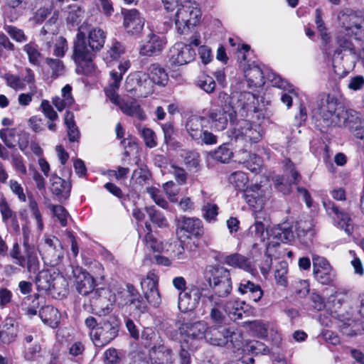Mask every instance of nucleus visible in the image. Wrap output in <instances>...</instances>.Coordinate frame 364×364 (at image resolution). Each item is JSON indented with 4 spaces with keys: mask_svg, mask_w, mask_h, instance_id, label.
I'll list each match as a JSON object with an SVG mask.
<instances>
[{
    "mask_svg": "<svg viewBox=\"0 0 364 364\" xmlns=\"http://www.w3.org/2000/svg\"><path fill=\"white\" fill-rule=\"evenodd\" d=\"M338 47L335 50L332 61L335 74L339 77H345L355 64L360 53L351 41L346 38L343 33L336 37Z\"/></svg>",
    "mask_w": 364,
    "mask_h": 364,
    "instance_id": "1",
    "label": "nucleus"
},
{
    "mask_svg": "<svg viewBox=\"0 0 364 364\" xmlns=\"http://www.w3.org/2000/svg\"><path fill=\"white\" fill-rule=\"evenodd\" d=\"M95 50L87 43L85 35L79 31L73 43L72 59L76 64L78 74L90 75L95 70L93 58Z\"/></svg>",
    "mask_w": 364,
    "mask_h": 364,
    "instance_id": "2",
    "label": "nucleus"
},
{
    "mask_svg": "<svg viewBox=\"0 0 364 364\" xmlns=\"http://www.w3.org/2000/svg\"><path fill=\"white\" fill-rule=\"evenodd\" d=\"M205 277L213 291L214 299L228 296L232 291L231 274L228 269L219 265L206 267Z\"/></svg>",
    "mask_w": 364,
    "mask_h": 364,
    "instance_id": "3",
    "label": "nucleus"
},
{
    "mask_svg": "<svg viewBox=\"0 0 364 364\" xmlns=\"http://www.w3.org/2000/svg\"><path fill=\"white\" fill-rule=\"evenodd\" d=\"M218 99L220 103L216 108L210 109L208 119L215 130L223 131L227 127L228 119L232 122L236 117L237 110L232 105L228 94L220 92Z\"/></svg>",
    "mask_w": 364,
    "mask_h": 364,
    "instance_id": "4",
    "label": "nucleus"
},
{
    "mask_svg": "<svg viewBox=\"0 0 364 364\" xmlns=\"http://www.w3.org/2000/svg\"><path fill=\"white\" fill-rule=\"evenodd\" d=\"M201 12L195 1L184 0L176 11L173 21L178 33H187L191 27L196 26L200 21Z\"/></svg>",
    "mask_w": 364,
    "mask_h": 364,
    "instance_id": "5",
    "label": "nucleus"
},
{
    "mask_svg": "<svg viewBox=\"0 0 364 364\" xmlns=\"http://www.w3.org/2000/svg\"><path fill=\"white\" fill-rule=\"evenodd\" d=\"M209 120L207 117L198 115L189 117L185 124V129L191 138L198 144L213 145L217 144L218 137L213 132L206 129Z\"/></svg>",
    "mask_w": 364,
    "mask_h": 364,
    "instance_id": "6",
    "label": "nucleus"
},
{
    "mask_svg": "<svg viewBox=\"0 0 364 364\" xmlns=\"http://www.w3.org/2000/svg\"><path fill=\"white\" fill-rule=\"evenodd\" d=\"M205 341L217 346H223L230 342L234 348H239L242 343V337L240 331L225 325H217L208 327Z\"/></svg>",
    "mask_w": 364,
    "mask_h": 364,
    "instance_id": "7",
    "label": "nucleus"
},
{
    "mask_svg": "<svg viewBox=\"0 0 364 364\" xmlns=\"http://www.w3.org/2000/svg\"><path fill=\"white\" fill-rule=\"evenodd\" d=\"M343 108L335 95L323 93L318 96L317 112L327 126H334L336 123H339V112Z\"/></svg>",
    "mask_w": 364,
    "mask_h": 364,
    "instance_id": "8",
    "label": "nucleus"
},
{
    "mask_svg": "<svg viewBox=\"0 0 364 364\" xmlns=\"http://www.w3.org/2000/svg\"><path fill=\"white\" fill-rule=\"evenodd\" d=\"M338 20L343 30L339 31L338 36L341 33L346 38L350 40V33L355 36V40L362 38L364 36V18L357 15L355 13L350 11H341L338 15Z\"/></svg>",
    "mask_w": 364,
    "mask_h": 364,
    "instance_id": "9",
    "label": "nucleus"
},
{
    "mask_svg": "<svg viewBox=\"0 0 364 364\" xmlns=\"http://www.w3.org/2000/svg\"><path fill=\"white\" fill-rule=\"evenodd\" d=\"M119 326V323L116 318L109 317L108 319L103 320L96 331L90 332V338L95 346L103 347L109 343L117 336Z\"/></svg>",
    "mask_w": 364,
    "mask_h": 364,
    "instance_id": "10",
    "label": "nucleus"
},
{
    "mask_svg": "<svg viewBox=\"0 0 364 364\" xmlns=\"http://www.w3.org/2000/svg\"><path fill=\"white\" fill-rule=\"evenodd\" d=\"M118 90H105L106 96L114 105H117L120 110L126 115L134 117L139 120H144L146 114L136 99L120 98L117 91Z\"/></svg>",
    "mask_w": 364,
    "mask_h": 364,
    "instance_id": "11",
    "label": "nucleus"
},
{
    "mask_svg": "<svg viewBox=\"0 0 364 364\" xmlns=\"http://www.w3.org/2000/svg\"><path fill=\"white\" fill-rule=\"evenodd\" d=\"M125 90L136 97H146L154 92V85L145 73L130 74L126 79Z\"/></svg>",
    "mask_w": 364,
    "mask_h": 364,
    "instance_id": "12",
    "label": "nucleus"
},
{
    "mask_svg": "<svg viewBox=\"0 0 364 364\" xmlns=\"http://www.w3.org/2000/svg\"><path fill=\"white\" fill-rule=\"evenodd\" d=\"M23 255L21 254L19 245L14 243L10 256L14 259V263L21 267H26L30 273H35L39 269L40 262L34 249L31 246H23Z\"/></svg>",
    "mask_w": 364,
    "mask_h": 364,
    "instance_id": "13",
    "label": "nucleus"
},
{
    "mask_svg": "<svg viewBox=\"0 0 364 364\" xmlns=\"http://www.w3.org/2000/svg\"><path fill=\"white\" fill-rule=\"evenodd\" d=\"M231 136L236 141L257 143L262 138V132L259 124L245 119L240 120L231 131Z\"/></svg>",
    "mask_w": 364,
    "mask_h": 364,
    "instance_id": "14",
    "label": "nucleus"
},
{
    "mask_svg": "<svg viewBox=\"0 0 364 364\" xmlns=\"http://www.w3.org/2000/svg\"><path fill=\"white\" fill-rule=\"evenodd\" d=\"M204 288L190 284L184 291L178 294V307L181 312H188L194 310L199 304L203 296Z\"/></svg>",
    "mask_w": 364,
    "mask_h": 364,
    "instance_id": "15",
    "label": "nucleus"
},
{
    "mask_svg": "<svg viewBox=\"0 0 364 364\" xmlns=\"http://www.w3.org/2000/svg\"><path fill=\"white\" fill-rule=\"evenodd\" d=\"M313 274L316 280L323 284H331L336 278V272L323 257L313 255Z\"/></svg>",
    "mask_w": 364,
    "mask_h": 364,
    "instance_id": "16",
    "label": "nucleus"
},
{
    "mask_svg": "<svg viewBox=\"0 0 364 364\" xmlns=\"http://www.w3.org/2000/svg\"><path fill=\"white\" fill-rule=\"evenodd\" d=\"M36 284L38 291L48 293L53 296L60 295L61 288L58 284L64 282L63 277L51 274L49 270H42L36 278Z\"/></svg>",
    "mask_w": 364,
    "mask_h": 364,
    "instance_id": "17",
    "label": "nucleus"
},
{
    "mask_svg": "<svg viewBox=\"0 0 364 364\" xmlns=\"http://www.w3.org/2000/svg\"><path fill=\"white\" fill-rule=\"evenodd\" d=\"M246 203L251 207L255 214H263L262 210L269 198V193L257 184L247 187L243 192Z\"/></svg>",
    "mask_w": 364,
    "mask_h": 364,
    "instance_id": "18",
    "label": "nucleus"
},
{
    "mask_svg": "<svg viewBox=\"0 0 364 364\" xmlns=\"http://www.w3.org/2000/svg\"><path fill=\"white\" fill-rule=\"evenodd\" d=\"M75 285L77 292L82 295L97 296L100 289L95 290L94 277L80 267H73Z\"/></svg>",
    "mask_w": 364,
    "mask_h": 364,
    "instance_id": "19",
    "label": "nucleus"
},
{
    "mask_svg": "<svg viewBox=\"0 0 364 364\" xmlns=\"http://www.w3.org/2000/svg\"><path fill=\"white\" fill-rule=\"evenodd\" d=\"M158 282L159 277L153 272H149L146 277L141 281V287L144 295L147 302L154 307H159L161 303Z\"/></svg>",
    "mask_w": 364,
    "mask_h": 364,
    "instance_id": "20",
    "label": "nucleus"
},
{
    "mask_svg": "<svg viewBox=\"0 0 364 364\" xmlns=\"http://www.w3.org/2000/svg\"><path fill=\"white\" fill-rule=\"evenodd\" d=\"M42 258L50 264H58L63 257V250L59 240L55 237H46L39 246Z\"/></svg>",
    "mask_w": 364,
    "mask_h": 364,
    "instance_id": "21",
    "label": "nucleus"
},
{
    "mask_svg": "<svg viewBox=\"0 0 364 364\" xmlns=\"http://www.w3.org/2000/svg\"><path fill=\"white\" fill-rule=\"evenodd\" d=\"M196 56L195 50L190 45L177 43L169 50L168 58L172 65L180 66L192 62Z\"/></svg>",
    "mask_w": 364,
    "mask_h": 364,
    "instance_id": "22",
    "label": "nucleus"
},
{
    "mask_svg": "<svg viewBox=\"0 0 364 364\" xmlns=\"http://www.w3.org/2000/svg\"><path fill=\"white\" fill-rule=\"evenodd\" d=\"M285 172L291 175V178L289 181L282 176H277L274 178V186L284 194L290 193L291 184L298 183L301 180V176L297 171L295 170L294 164L289 159H285L283 161Z\"/></svg>",
    "mask_w": 364,
    "mask_h": 364,
    "instance_id": "23",
    "label": "nucleus"
},
{
    "mask_svg": "<svg viewBox=\"0 0 364 364\" xmlns=\"http://www.w3.org/2000/svg\"><path fill=\"white\" fill-rule=\"evenodd\" d=\"M0 215L2 223L9 227L14 232L19 235L21 227L18 213L4 195L0 196Z\"/></svg>",
    "mask_w": 364,
    "mask_h": 364,
    "instance_id": "24",
    "label": "nucleus"
},
{
    "mask_svg": "<svg viewBox=\"0 0 364 364\" xmlns=\"http://www.w3.org/2000/svg\"><path fill=\"white\" fill-rule=\"evenodd\" d=\"M323 205L328 215H336L338 225L349 235L353 228V221L349 215L341 211L338 206L330 200H323Z\"/></svg>",
    "mask_w": 364,
    "mask_h": 364,
    "instance_id": "25",
    "label": "nucleus"
},
{
    "mask_svg": "<svg viewBox=\"0 0 364 364\" xmlns=\"http://www.w3.org/2000/svg\"><path fill=\"white\" fill-rule=\"evenodd\" d=\"M149 358L151 364H173L175 362L173 350L164 345L153 346L149 350Z\"/></svg>",
    "mask_w": 364,
    "mask_h": 364,
    "instance_id": "26",
    "label": "nucleus"
},
{
    "mask_svg": "<svg viewBox=\"0 0 364 364\" xmlns=\"http://www.w3.org/2000/svg\"><path fill=\"white\" fill-rule=\"evenodd\" d=\"M144 21L136 9L127 11L124 14V26L130 35H138L142 31Z\"/></svg>",
    "mask_w": 364,
    "mask_h": 364,
    "instance_id": "27",
    "label": "nucleus"
},
{
    "mask_svg": "<svg viewBox=\"0 0 364 364\" xmlns=\"http://www.w3.org/2000/svg\"><path fill=\"white\" fill-rule=\"evenodd\" d=\"M149 39L141 46L139 53L144 56H152L159 53L164 47V40L155 34L149 35Z\"/></svg>",
    "mask_w": 364,
    "mask_h": 364,
    "instance_id": "28",
    "label": "nucleus"
},
{
    "mask_svg": "<svg viewBox=\"0 0 364 364\" xmlns=\"http://www.w3.org/2000/svg\"><path fill=\"white\" fill-rule=\"evenodd\" d=\"M210 308L208 318L213 326L225 325L226 316L221 309L222 302L220 299H214V296H208Z\"/></svg>",
    "mask_w": 364,
    "mask_h": 364,
    "instance_id": "29",
    "label": "nucleus"
},
{
    "mask_svg": "<svg viewBox=\"0 0 364 364\" xmlns=\"http://www.w3.org/2000/svg\"><path fill=\"white\" fill-rule=\"evenodd\" d=\"M50 191L60 198L66 199L70 196L71 185L55 173L50 178Z\"/></svg>",
    "mask_w": 364,
    "mask_h": 364,
    "instance_id": "30",
    "label": "nucleus"
},
{
    "mask_svg": "<svg viewBox=\"0 0 364 364\" xmlns=\"http://www.w3.org/2000/svg\"><path fill=\"white\" fill-rule=\"evenodd\" d=\"M256 97L254 94L250 92H243L240 94L237 104L234 107L235 109L241 116L244 117L248 112L255 111L256 107Z\"/></svg>",
    "mask_w": 364,
    "mask_h": 364,
    "instance_id": "31",
    "label": "nucleus"
},
{
    "mask_svg": "<svg viewBox=\"0 0 364 364\" xmlns=\"http://www.w3.org/2000/svg\"><path fill=\"white\" fill-rule=\"evenodd\" d=\"M181 231L188 233L187 237H200L203 234V225L200 220L195 218H186L181 219L179 226Z\"/></svg>",
    "mask_w": 364,
    "mask_h": 364,
    "instance_id": "32",
    "label": "nucleus"
},
{
    "mask_svg": "<svg viewBox=\"0 0 364 364\" xmlns=\"http://www.w3.org/2000/svg\"><path fill=\"white\" fill-rule=\"evenodd\" d=\"M338 119L339 123H336L334 126L347 127L350 130H353L356 126L362 124L357 112L353 109H345L344 107L341 109Z\"/></svg>",
    "mask_w": 364,
    "mask_h": 364,
    "instance_id": "33",
    "label": "nucleus"
},
{
    "mask_svg": "<svg viewBox=\"0 0 364 364\" xmlns=\"http://www.w3.org/2000/svg\"><path fill=\"white\" fill-rule=\"evenodd\" d=\"M149 80L152 85H157L159 86H165L168 80V74L165 69L158 63H153L147 68V73Z\"/></svg>",
    "mask_w": 364,
    "mask_h": 364,
    "instance_id": "34",
    "label": "nucleus"
},
{
    "mask_svg": "<svg viewBox=\"0 0 364 364\" xmlns=\"http://www.w3.org/2000/svg\"><path fill=\"white\" fill-rule=\"evenodd\" d=\"M18 334V326L12 318H6L0 328V340L9 344L15 341Z\"/></svg>",
    "mask_w": 364,
    "mask_h": 364,
    "instance_id": "35",
    "label": "nucleus"
},
{
    "mask_svg": "<svg viewBox=\"0 0 364 364\" xmlns=\"http://www.w3.org/2000/svg\"><path fill=\"white\" fill-rule=\"evenodd\" d=\"M237 291L241 294H249L250 299L255 302L259 301L263 296V291L259 285L245 279L241 280Z\"/></svg>",
    "mask_w": 364,
    "mask_h": 364,
    "instance_id": "36",
    "label": "nucleus"
},
{
    "mask_svg": "<svg viewBox=\"0 0 364 364\" xmlns=\"http://www.w3.org/2000/svg\"><path fill=\"white\" fill-rule=\"evenodd\" d=\"M181 329L188 338L193 339L204 338L205 339L208 326L203 321H198L193 323H185Z\"/></svg>",
    "mask_w": 364,
    "mask_h": 364,
    "instance_id": "37",
    "label": "nucleus"
},
{
    "mask_svg": "<svg viewBox=\"0 0 364 364\" xmlns=\"http://www.w3.org/2000/svg\"><path fill=\"white\" fill-rule=\"evenodd\" d=\"M39 316L45 324L52 328H56L60 319L58 310L49 305L45 306L39 310Z\"/></svg>",
    "mask_w": 364,
    "mask_h": 364,
    "instance_id": "38",
    "label": "nucleus"
},
{
    "mask_svg": "<svg viewBox=\"0 0 364 364\" xmlns=\"http://www.w3.org/2000/svg\"><path fill=\"white\" fill-rule=\"evenodd\" d=\"M223 262L229 266L242 269L246 272H251L252 270V264L249 259L238 253L225 256Z\"/></svg>",
    "mask_w": 364,
    "mask_h": 364,
    "instance_id": "39",
    "label": "nucleus"
},
{
    "mask_svg": "<svg viewBox=\"0 0 364 364\" xmlns=\"http://www.w3.org/2000/svg\"><path fill=\"white\" fill-rule=\"evenodd\" d=\"M45 65L48 75L52 80L57 79L65 73V66L63 62L58 58L48 57L45 59Z\"/></svg>",
    "mask_w": 364,
    "mask_h": 364,
    "instance_id": "40",
    "label": "nucleus"
},
{
    "mask_svg": "<svg viewBox=\"0 0 364 364\" xmlns=\"http://www.w3.org/2000/svg\"><path fill=\"white\" fill-rule=\"evenodd\" d=\"M64 122L67 127V134L70 142H78L80 138V132L74 121L73 112L67 111L65 114Z\"/></svg>",
    "mask_w": 364,
    "mask_h": 364,
    "instance_id": "41",
    "label": "nucleus"
},
{
    "mask_svg": "<svg viewBox=\"0 0 364 364\" xmlns=\"http://www.w3.org/2000/svg\"><path fill=\"white\" fill-rule=\"evenodd\" d=\"M134 296L139 297L138 290L134 287V285L127 284L126 285V289L118 292L116 295V301L118 305L121 306H129Z\"/></svg>",
    "mask_w": 364,
    "mask_h": 364,
    "instance_id": "42",
    "label": "nucleus"
},
{
    "mask_svg": "<svg viewBox=\"0 0 364 364\" xmlns=\"http://www.w3.org/2000/svg\"><path fill=\"white\" fill-rule=\"evenodd\" d=\"M130 66V63L128 61H124L122 63L119 64L118 70H113L110 73L111 80L109 81V85L105 90H118L119 87V84L122 79V75L126 73V71L129 69Z\"/></svg>",
    "mask_w": 364,
    "mask_h": 364,
    "instance_id": "43",
    "label": "nucleus"
},
{
    "mask_svg": "<svg viewBox=\"0 0 364 364\" xmlns=\"http://www.w3.org/2000/svg\"><path fill=\"white\" fill-rule=\"evenodd\" d=\"M245 303L242 301H229L225 304V311L231 319L235 321L242 318V315L245 313Z\"/></svg>",
    "mask_w": 364,
    "mask_h": 364,
    "instance_id": "44",
    "label": "nucleus"
},
{
    "mask_svg": "<svg viewBox=\"0 0 364 364\" xmlns=\"http://www.w3.org/2000/svg\"><path fill=\"white\" fill-rule=\"evenodd\" d=\"M105 33L100 28H94L89 33L87 43L97 52L104 46L105 42Z\"/></svg>",
    "mask_w": 364,
    "mask_h": 364,
    "instance_id": "45",
    "label": "nucleus"
},
{
    "mask_svg": "<svg viewBox=\"0 0 364 364\" xmlns=\"http://www.w3.org/2000/svg\"><path fill=\"white\" fill-rule=\"evenodd\" d=\"M103 289H100L97 296H91L92 305L94 306V310L96 311V314L99 316L106 315L111 311L109 301L105 296H102L100 292Z\"/></svg>",
    "mask_w": 364,
    "mask_h": 364,
    "instance_id": "46",
    "label": "nucleus"
},
{
    "mask_svg": "<svg viewBox=\"0 0 364 364\" xmlns=\"http://www.w3.org/2000/svg\"><path fill=\"white\" fill-rule=\"evenodd\" d=\"M274 237L282 242H289L294 239V233L291 228L287 225H279L272 230Z\"/></svg>",
    "mask_w": 364,
    "mask_h": 364,
    "instance_id": "47",
    "label": "nucleus"
},
{
    "mask_svg": "<svg viewBox=\"0 0 364 364\" xmlns=\"http://www.w3.org/2000/svg\"><path fill=\"white\" fill-rule=\"evenodd\" d=\"M23 50L27 54L28 61L33 65H38L42 59V54L38 50V46L34 42H29L23 47Z\"/></svg>",
    "mask_w": 364,
    "mask_h": 364,
    "instance_id": "48",
    "label": "nucleus"
},
{
    "mask_svg": "<svg viewBox=\"0 0 364 364\" xmlns=\"http://www.w3.org/2000/svg\"><path fill=\"white\" fill-rule=\"evenodd\" d=\"M145 228L147 230V233L146 234V236L144 237V243L146 248L153 252H161L164 249L163 244L151 234L150 224L146 223Z\"/></svg>",
    "mask_w": 364,
    "mask_h": 364,
    "instance_id": "49",
    "label": "nucleus"
},
{
    "mask_svg": "<svg viewBox=\"0 0 364 364\" xmlns=\"http://www.w3.org/2000/svg\"><path fill=\"white\" fill-rule=\"evenodd\" d=\"M245 77L254 86H261L264 83L263 72L258 66H253L245 70Z\"/></svg>",
    "mask_w": 364,
    "mask_h": 364,
    "instance_id": "50",
    "label": "nucleus"
},
{
    "mask_svg": "<svg viewBox=\"0 0 364 364\" xmlns=\"http://www.w3.org/2000/svg\"><path fill=\"white\" fill-rule=\"evenodd\" d=\"M3 29L16 43H23L28 40V36L26 35L25 32L22 29L14 26L4 23Z\"/></svg>",
    "mask_w": 364,
    "mask_h": 364,
    "instance_id": "51",
    "label": "nucleus"
},
{
    "mask_svg": "<svg viewBox=\"0 0 364 364\" xmlns=\"http://www.w3.org/2000/svg\"><path fill=\"white\" fill-rule=\"evenodd\" d=\"M255 221L253 225L250 227L251 233L253 234L255 237L261 240H264L266 228L261 219H264V217L263 214H255Z\"/></svg>",
    "mask_w": 364,
    "mask_h": 364,
    "instance_id": "52",
    "label": "nucleus"
},
{
    "mask_svg": "<svg viewBox=\"0 0 364 364\" xmlns=\"http://www.w3.org/2000/svg\"><path fill=\"white\" fill-rule=\"evenodd\" d=\"M232 151L228 144H224L218 147L213 154V157L221 163H228L232 156Z\"/></svg>",
    "mask_w": 364,
    "mask_h": 364,
    "instance_id": "53",
    "label": "nucleus"
},
{
    "mask_svg": "<svg viewBox=\"0 0 364 364\" xmlns=\"http://www.w3.org/2000/svg\"><path fill=\"white\" fill-rule=\"evenodd\" d=\"M229 182L236 188L242 190L248 182V178L242 171H235L228 178Z\"/></svg>",
    "mask_w": 364,
    "mask_h": 364,
    "instance_id": "54",
    "label": "nucleus"
},
{
    "mask_svg": "<svg viewBox=\"0 0 364 364\" xmlns=\"http://www.w3.org/2000/svg\"><path fill=\"white\" fill-rule=\"evenodd\" d=\"M146 211L151 221L157 225L158 227L164 228L168 226V221L166 218L161 212L156 210L154 206L147 208Z\"/></svg>",
    "mask_w": 364,
    "mask_h": 364,
    "instance_id": "55",
    "label": "nucleus"
},
{
    "mask_svg": "<svg viewBox=\"0 0 364 364\" xmlns=\"http://www.w3.org/2000/svg\"><path fill=\"white\" fill-rule=\"evenodd\" d=\"M41 351V346L38 342H34L32 345H24L23 353V358L28 361L35 360Z\"/></svg>",
    "mask_w": 364,
    "mask_h": 364,
    "instance_id": "56",
    "label": "nucleus"
},
{
    "mask_svg": "<svg viewBox=\"0 0 364 364\" xmlns=\"http://www.w3.org/2000/svg\"><path fill=\"white\" fill-rule=\"evenodd\" d=\"M15 136L16 130L14 129L5 128L0 130V138L8 148H15Z\"/></svg>",
    "mask_w": 364,
    "mask_h": 364,
    "instance_id": "57",
    "label": "nucleus"
},
{
    "mask_svg": "<svg viewBox=\"0 0 364 364\" xmlns=\"http://www.w3.org/2000/svg\"><path fill=\"white\" fill-rule=\"evenodd\" d=\"M28 208L31 212L32 215L34 217L36 221L38 228L41 231L43 230V223L42 220V215L38 209L37 202L32 196L28 197Z\"/></svg>",
    "mask_w": 364,
    "mask_h": 364,
    "instance_id": "58",
    "label": "nucleus"
},
{
    "mask_svg": "<svg viewBox=\"0 0 364 364\" xmlns=\"http://www.w3.org/2000/svg\"><path fill=\"white\" fill-rule=\"evenodd\" d=\"M296 234L299 237H306L310 241L314 235L312 225L310 222L300 221L297 223Z\"/></svg>",
    "mask_w": 364,
    "mask_h": 364,
    "instance_id": "59",
    "label": "nucleus"
},
{
    "mask_svg": "<svg viewBox=\"0 0 364 364\" xmlns=\"http://www.w3.org/2000/svg\"><path fill=\"white\" fill-rule=\"evenodd\" d=\"M7 86L14 90H23L26 84L23 82V78L18 75L11 73H6L4 76Z\"/></svg>",
    "mask_w": 364,
    "mask_h": 364,
    "instance_id": "60",
    "label": "nucleus"
},
{
    "mask_svg": "<svg viewBox=\"0 0 364 364\" xmlns=\"http://www.w3.org/2000/svg\"><path fill=\"white\" fill-rule=\"evenodd\" d=\"M146 146L154 148L157 145L156 135L150 128L144 127L139 129Z\"/></svg>",
    "mask_w": 364,
    "mask_h": 364,
    "instance_id": "61",
    "label": "nucleus"
},
{
    "mask_svg": "<svg viewBox=\"0 0 364 364\" xmlns=\"http://www.w3.org/2000/svg\"><path fill=\"white\" fill-rule=\"evenodd\" d=\"M146 190L156 205L164 209L168 208V203L161 195L160 191L158 188L155 187H148Z\"/></svg>",
    "mask_w": 364,
    "mask_h": 364,
    "instance_id": "62",
    "label": "nucleus"
},
{
    "mask_svg": "<svg viewBox=\"0 0 364 364\" xmlns=\"http://www.w3.org/2000/svg\"><path fill=\"white\" fill-rule=\"evenodd\" d=\"M163 189L171 202H176V196L180 191L178 183L176 184L173 181H169L163 185Z\"/></svg>",
    "mask_w": 364,
    "mask_h": 364,
    "instance_id": "63",
    "label": "nucleus"
},
{
    "mask_svg": "<svg viewBox=\"0 0 364 364\" xmlns=\"http://www.w3.org/2000/svg\"><path fill=\"white\" fill-rule=\"evenodd\" d=\"M218 209L216 204H204L202 208L203 218L208 222L215 221L218 214Z\"/></svg>",
    "mask_w": 364,
    "mask_h": 364,
    "instance_id": "64",
    "label": "nucleus"
}]
</instances>
